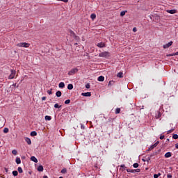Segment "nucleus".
Here are the masks:
<instances>
[{
  "label": "nucleus",
  "mask_w": 178,
  "mask_h": 178,
  "mask_svg": "<svg viewBox=\"0 0 178 178\" xmlns=\"http://www.w3.org/2000/svg\"><path fill=\"white\" fill-rule=\"evenodd\" d=\"M10 72H11V74L9 75L8 79L10 80H12V79H15V76H16V70H11Z\"/></svg>",
  "instance_id": "obj_3"
},
{
  "label": "nucleus",
  "mask_w": 178,
  "mask_h": 178,
  "mask_svg": "<svg viewBox=\"0 0 178 178\" xmlns=\"http://www.w3.org/2000/svg\"><path fill=\"white\" fill-rule=\"evenodd\" d=\"M175 148H177V149H178V143L175 144Z\"/></svg>",
  "instance_id": "obj_50"
},
{
  "label": "nucleus",
  "mask_w": 178,
  "mask_h": 178,
  "mask_svg": "<svg viewBox=\"0 0 178 178\" xmlns=\"http://www.w3.org/2000/svg\"><path fill=\"white\" fill-rule=\"evenodd\" d=\"M155 147L154 146V145H152V146H150L148 149V151H151L152 149H154Z\"/></svg>",
  "instance_id": "obj_35"
},
{
  "label": "nucleus",
  "mask_w": 178,
  "mask_h": 178,
  "mask_svg": "<svg viewBox=\"0 0 178 178\" xmlns=\"http://www.w3.org/2000/svg\"><path fill=\"white\" fill-rule=\"evenodd\" d=\"M159 144V141H157V142H156L154 145H153V146H154V148H155V147H156V145H158Z\"/></svg>",
  "instance_id": "obj_40"
},
{
  "label": "nucleus",
  "mask_w": 178,
  "mask_h": 178,
  "mask_svg": "<svg viewBox=\"0 0 178 178\" xmlns=\"http://www.w3.org/2000/svg\"><path fill=\"white\" fill-rule=\"evenodd\" d=\"M65 104H70V99H67L65 101Z\"/></svg>",
  "instance_id": "obj_36"
},
{
  "label": "nucleus",
  "mask_w": 178,
  "mask_h": 178,
  "mask_svg": "<svg viewBox=\"0 0 178 178\" xmlns=\"http://www.w3.org/2000/svg\"><path fill=\"white\" fill-rule=\"evenodd\" d=\"M170 156H172V153L171 152H167L165 154V158H170Z\"/></svg>",
  "instance_id": "obj_16"
},
{
  "label": "nucleus",
  "mask_w": 178,
  "mask_h": 178,
  "mask_svg": "<svg viewBox=\"0 0 178 178\" xmlns=\"http://www.w3.org/2000/svg\"><path fill=\"white\" fill-rule=\"evenodd\" d=\"M43 178H48V176L44 175V176L43 177Z\"/></svg>",
  "instance_id": "obj_51"
},
{
  "label": "nucleus",
  "mask_w": 178,
  "mask_h": 178,
  "mask_svg": "<svg viewBox=\"0 0 178 178\" xmlns=\"http://www.w3.org/2000/svg\"><path fill=\"white\" fill-rule=\"evenodd\" d=\"M15 162L17 165H20V163H22V160H20V157H16Z\"/></svg>",
  "instance_id": "obj_9"
},
{
  "label": "nucleus",
  "mask_w": 178,
  "mask_h": 178,
  "mask_svg": "<svg viewBox=\"0 0 178 178\" xmlns=\"http://www.w3.org/2000/svg\"><path fill=\"white\" fill-rule=\"evenodd\" d=\"M161 176V172H159L158 174H154V178H158Z\"/></svg>",
  "instance_id": "obj_25"
},
{
  "label": "nucleus",
  "mask_w": 178,
  "mask_h": 178,
  "mask_svg": "<svg viewBox=\"0 0 178 178\" xmlns=\"http://www.w3.org/2000/svg\"><path fill=\"white\" fill-rule=\"evenodd\" d=\"M66 172H67V170H66V168H63V169L61 170V172H62V173H66Z\"/></svg>",
  "instance_id": "obj_37"
},
{
  "label": "nucleus",
  "mask_w": 178,
  "mask_h": 178,
  "mask_svg": "<svg viewBox=\"0 0 178 178\" xmlns=\"http://www.w3.org/2000/svg\"><path fill=\"white\" fill-rule=\"evenodd\" d=\"M69 33L71 37H73V38H74L75 40H77V36H76V33H74L73 31H70Z\"/></svg>",
  "instance_id": "obj_6"
},
{
  "label": "nucleus",
  "mask_w": 178,
  "mask_h": 178,
  "mask_svg": "<svg viewBox=\"0 0 178 178\" xmlns=\"http://www.w3.org/2000/svg\"><path fill=\"white\" fill-rule=\"evenodd\" d=\"M3 133L6 134V133H9V129L8 128H4L3 129Z\"/></svg>",
  "instance_id": "obj_29"
},
{
  "label": "nucleus",
  "mask_w": 178,
  "mask_h": 178,
  "mask_svg": "<svg viewBox=\"0 0 178 178\" xmlns=\"http://www.w3.org/2000/svg\"><path fill=\"white\" fill-rule=\"evenodd\" d=\"M175 56H176V55H178V51L176 52V53H175Z\"/></svg>",
  "instance_id": "obj_53"
},
{
  "label": "nucleus",
  "mask_w": 178,
  "mask_h": 178,
  "mask_svg": "<svg viewBox=\"0 0 178 178\" xmlns=\"http://www.w3.org/2000/svg\"><path fill=\"white\" fill-rule=\"evenodd\" d=\"M133 166H134V168H138V163H134Z\"/></svg>",
  "instance_id": "obj_38"
},
{
  "label": "nucleus",
  "mask_w": 178,
  "mask_h": 178,
  "mask_svg": "<svg viewBox=\"0 0 178 178\" xmlns=\"http://www.w3.org/2000/svg\"><path fill=\"white\" fill-rule=\"evenodd\" d=\"M13 86L14 87H16V83H13Z\"/></svg>",
  "instance_id": "obj_52"
},
{
  "label": "nucleus",
  "mask_w": 178,
  "mask_h": 178,
  "mask_svg": "<svg viewBox=\"0 0 178 178\" xmlns=\"http://www.w3.org/2000/svg\"><path fill=\"white\" fill-rule=\"evenodd\" d=\"M97 47H98L99 48H104V47H105V43H104V42H99V43L97 44Z\"/></svg>",
  "instance_id": "obj_12"
},
{
  "label": "nucleus",
  "mask_w": 178,
  "mask_h": 178,
  "mask_svg": "<svg viewBox=\"0 0 178 178\" xmlns=\"http://www.w3.org/2000/svg\"><path fill=\"white\" fill-rule=\"evenodd\" d=\"M166 12L168 13H170V15H175L176 13V10H167Z\"/></svg>",
  "instance_id": "obj_8"
},
{
  "label": "nucleus",
  "mask_w": 178,
  "mask_h": 178,
  "mask_svg": "<svg viewBox=\"0 0 178 178\" xmlns=\"http://www.w3.org/2000/svg\"><path fill=\"white\" fill-rule=\"evenodd\" d=\"M121 168H122V170L126 169V166H124V165H121Z\"/></svg>",
  "instance_id": "obj_44"
},
{
  "label": "nucleus",
  "mask_w": 178,
  "mask_h": 178,
  "mask_svg": "<svg viewBox=\"0 0 178 178\" xmlns=\"http://www.w3.org/2000/svg\"><path fill=\"white\" fill-rule=\"evenodd\" d=\"M118 113H120V108H118L115 109V114L118 115Z\"/></svg>",
  "instance_id": "obj_28"
},
{
  "label": "nucleus",
  "mask_w": 178,
  "mask_h": 178,
  "mask_svg": "<svg viewBox=\"0 0 178 178\" xmlns=\"http://www.w3.org/2000/svg\"><path fill=\"white\" fill-rule=\"evenodd\" d=\"M111 54L108 51H104L99 54V58H109Z\"/></svg>",
  "instance_id": "obj_1"
},
{
  "label": "nucleus",
  "mask_w": 178,
  "mask_h": 178,
  "mask_svg": "<svg viewBox=\"0 0 178 178\" xmlns=\"http://www.w3.org/2000/svg\"><path fill=\"white\" fill-rule=\"evenodd\" d=\"M31 161H32L33 162H35V163H37L38 162V160L34 156L31 157Z\"/></svg>",
  "instance_id": "obj_10"
},
{
  "label": "nucleus",
  "mask_w": 178,
  "mask_h": 178,
  "mask_svg": "<svg viewBox=\"0 0 178 178\" xmlns=\"http://www.w3.org/2000/svg\"><path fill=\"white\" fill-rule=\"evenodd\" d=\"M90 83H87L86 85V88H90Z\"/></svg>",
  "instance_id": "obj_42"
},
{
  "label": "nucleus",
  "mask_w": 178,
  "mask_h": 178,
  "mask_svg": "<svg viewBox=\"0 0 178 178\" xmlns=\"http://www.w3.org/2000/svg\"><path fill=\"white\" fill-rule=\"evenodd\" d=\"M148 160H149V161H151V158L149 157V158H148Z\"/></svg>",
  "instance_id": "obj_55"
},
{
  "label": "nucleus",
  "mask_w": 178,
  "mask_h": 178,
  "mask_svg": "<svg viewBox=\"0 0 178 178\" xmlns=\"http://www.w3.org/2000/svg\"><path fill=\"white\" fill-rule=\"evenodd\" d=\"M81 95L83 97H90L91 95V92H82Z\"/></svg>",
  "instance_id": "obj_7"
},
{
  "label": "nucleus",
  "mask_w": 178,
  "mask_h": 178,
  "mask_svg": "<svg viewBox=\"0 0 178 178\" xmlns=\"http://www.w3.org/2000/svg\"><path fill=\"white\" fill-rule=\"evenodd\" d=\"M135 171H136V173H138V172H140V169H136V170H135Z\"/></svg>",
  "instance_id": "obj_48"
},
{
  "label": "nucleus",
  "mask_w": 178,
  "mask_h": 178,
  "mask_svg": "<svg viewBox=\"0 0 178 178\" xmlns=\"http://www.w3.org/2000/svg\"><path fill=\"white\" fill-rule=\"evenodd\" d=\"M127 10L122 11V12L120 13V16H122V17L124 16V15H126V13H127Z\"/></svg>",
  "instance_id": "obj_26"
},
{
  "label": "nucleus",
  "mask_w": 178,
  "mask_h": 178,
  "mask_svg": "<svg viewBox=\"0 0 178 178\" xmlns=\"http://www.w3.org/2000/svg\"><path fill=\"white\" fill-rule=\"evenodd\" d=\"M170 131H171L170 130V131H168V132H169V133H170Z\"/></svg>",
  "instance_id": "obj_57"
},
{
  "label": "nucleus",
  "mask_w": 178,
  "mask_h": 178,
  "mask_svg": "<svg viewBox=\"0 0 178 178\" xmlns=\"http://www.w3.org/2000/svg\"><path fill=\"white\" fill-rule=\"evenodd\" d=\"M133 31H134V33H136V31H137V29L136 28H134L133 29Z\"/></svg>",
  "instance_id": "obj_49"
},
{
  "label": "nucleus",
  "mask_w": 178,
  "mask_h": 178,
  "mask_svg": "<svg viewBox=\"0 0 178 178\" xmlns=\"http://www.w3.org/2000/svg\"><path fill=\"white\" fill-rule=\"evenodd\" d=\"M45 99H47V97H42V101H45Z\"/></svg>",
  "instance_id": "obj_47"
},
{
  "label": "nucleus",
  "mask_w": 178,
  "mask_h": 178,
  "mask_svg": "<svg viewBox=\"0 0 178 178\" xmlns=\"http://www.w3.org/2000/svg\"><path fill=\"white\" fill-rule=\"evenodd\" d=\"M12 154L13 155H17V151L16 149H14V150L12 151Z\"/></svg>",
  "instance_id": "obj_33"
},
{
  "label": "nucleus",
  "mask_w": 178,
  "mask_h": 178,
  "mask_svg": "<svg viewBox=\"0 0 178 178\" xmlns=\"http://www.w3.org/2000/svg\"><path fill=\"white\" fill-rule=\"evenodd\" d=\"M172 138H174V140H177V138H178V135H177V134H174V135L172 136Z\"/></svg>",
  "instance_id": "obj_32"
},
{
  "label": "nucleus",
  "mask_w": 178,
  "mask_h": 178,
  "mask_svg": "<svg viewBox=\"0 0 178 178\" xmlns=\"http://www.w3.org/2000/svg\"><path fill=\"white\" fill-rule=\"evenodd\" d=\"M168 56H176V54H168Z\"/></svg>",
  "instance_id": "obj_45"
},
{
  "label": "nucleus",
  "mask_w": 178,
  "mask_h": 178,
  "mask_svg": "<svg viewBox=\"0 0 178 178\" xmlns=\"http://www.w3.org/2000/svg\"><path fill=\"white\" fill-rule=\"evenodd\" d=\"M25 141L29 145H31V139L29 138H25Z\"/></svg>",
  "instance_id": "obj_11"
},
{
  "label": "nucleus",
  "mask_w": 178,
  "mask_h": 178,
  "mask_svg": "<svg viewBox=\"0 0 178 178\" xmlns=\"http://www.w3.org/2000/svg\"><path fill=\"white\" fill-rule=\"evenodd\" d=\"M111 85V81L108 82V86Z\"/></svg>",
  "instance_id": "obj_56"
},
{
  "label": "nucleus",
  "mask_w": 178,
  "mask_h": 178,
  "mask_svg": "<svg viewBox=\"0 0 178 178\" xmlns=\"http://www.w3.org/2000/svg\"><path fill=\"white\" fill-rule=\"evenodd\" d=\"M47 94H49V95H52V89L47 90Z\"/></svg>",
  "instance_id": "obj_34"
},
{
  "label": "nucleus",
  "mask_w": 178,
  "mask_h": 178,
  "mask_svg": "<svg viewBox=\"0 0 178 178\" xmlns=\"http://www.w3.org/2000/svg\"><path fill=\"white\" fill-rule=\"evenodd\" d=\"M97 17V15L93 13V14H91L90 15V19H92V20H95V19Z\"/></svg>",
  "instance_id": "obj_21"
},
{
  "label": "nucleus",
  "mask_w": 178,
  "mask_h": 178,
  "mask_svg": "<svg viewBox=\"0 0 178 178\" xmlns=\"http://www.w3.org/2000/svg\"><path fill=\"white\" fill-rule=\"evenodd\" d=\"M167 177H168V178H172V175L168 174V175H167Z\"/></svg>",
  "instance_id": "obj_46"
},
{
  "label": "nucleus",
  "mask_w": 178,
  "mask_h": 178,
  "mask_svg": "<svg viewBox=\"0 0 178 178\" xmlns=\"http://www.w3.org/2000/svg\"><path fill=\"white\" fill-rule=\"evenodd\" d=\"M81 129H82V130H84L85 129L84 124H81Z\"/></svg>",
  "instance_id": "obj_43"
},
{
  "label": "nucleus",
  "mask_w": 178,
  "mask_h": 178,
  "mask_svg": "<svg viewBox=\"0 0 178 178\" xmlns=\"http://www.w3.org/2000/svg\"><path fill=\"white\" fill-rule=\"evenodd\" d=\"M31 137H35V136H37V132L35 131H31Z\"/></svg>",
  "instance_id": "obj_19"
},
{
  "label": "nucleus",
  "mask_w": 178,
  "mask_h": 178,
  "mask_svg": "<svg viewBox=\"0 0 178 178\" xmlns=\"http://www.w3.org/2000/svg\"><path fill=\"white\" fill-rule=\"evenodd\" d=\"M127 172H128V173H136V170L127 169Z\"/></svg>",
  "instance_id": "obj_20"
},
{
  "label": "nucleus",
  "mask_w": 178,
  "mask_h": 178,
  "mask_svg": "<svg viewBox=\"0 0 178 178\" xmlns=\"http://www.w3.org/2000/svg\"><path fill=\"white\" fill-rule=\"evenodd\" d=\"M38 172H44V167L42 165H39L38 167Z\"/></svg>",
  "instance_id": "obj_13"
},
{
  "label": "nucleus",
  "mask_w": 178,
  "mask_h": 178,
  "mask_svg": "<svg viewBox=\"0 0 178 178\" xmlns=\"http://www.w3.org/2000/svg\"><path fill=\"white\" fill-rule=\"evenodd\" d=\"M75 45H77V43H75Z\"/></svg>",
  "instance_id": "obj_58"
},
{
  "label": "nucleus",
  "mask_w": 178,
  "mask_h": 178,
  "mask_svg": "<svg viewBox=\"0 0 178 178\" xmlns=\"http://www.w3.org/2000/svg\"><path fill=\"white\" fill-rule=\"evenodd\" d=\"M6 172H8V168H5Z\"/></svg>",
  "instance_id": "obj_54"
},
{
  "label": "nucleus",
  "mask_w": 178,
  "mask_h": 178,
  "mask_svg": "<svg viewBox=\"0 0 178 178\" xmlns=\"http://www.w3.org/2000/svg\"><path fill=\"white\" fill-rule=\"evenodd\" d=\"M163 138H165V136L164 135H161L160 136V140H163Z\"/></svg>",
  "instance_id": "obj_41"
},
{
  "label": "nucleus",
  "mask_w": 178,
  "mask_h": 178,
  "mask_svg": "<svg viewBox=\"0 0 178 178\" xmlns=\"http://www.w3.org/2000/svg\"><path fill=\"white\" fill-rule=\"evenodd\" d=\"M117 76L118 77H120V78L123 77V72H119Z\"/></svg>",
  "instance_id": "obj_27"
},
{
  "label": "nucleus",
  "mask_w": 178,
  "mask_h": 178,
  "mask_svg": "<svg viewBox=\"0 0 178 178\" xmlns=\"http://www.w3.org/2000/svg\"><path fill=\"white\" fill-rule=\"evenodd\" d=\"M78 72H79V69H77V68L72 69V70L68 72V75H69V76H73V74H76V73H77Z\"/></svg>",
  "instance_id": "obj_4"
},
{
  "label": "nucleus",
  "mask_w": 178,
  "mask_h": 178,
  "mask_svg": "<svg viewBox=\"0 0 178 178\" xmlns=\"http://www.w3.org/2000/svg\"><path fill=\"white\" fill-rule=\"evenodd\" d=\"M44 119H45V120H51V119H52V118L49 115H46L44 117Z\"/></svg>",
  "instance_id": "obj_23"
},
{
  "label": "nucleus",
  "mask_w": 178,
  "mask_h": 178,
  "mask_svg": "<svg viewBox=\"0 0 178 178\" xmlns=\"http://www.w3.org/2000/svg\"><path fill=\"white\" fill-rule=\"evenodd\" d=\"M17 170L19 173H23V169L22 168V167H18Z\"/></svg>",
  "instance_id": "obj_24"
},
{
  "label": "nucleus",
  "mask_w": 178,
  "mask_h": 178,
  "mask_svg": "<svg viewBox=\"0 0 178 178\" xmlns=\"http://www.w3.org/2000/svg\"><path fill=\"white\" fill-rule=\"evenodd\" d=\"M172 44H173V42L172 41H170V42L165 44L163 45V48L164 49H166L168 48H169V47H172Z\"/></svg>",
  "instance_id": "obj_5"
},
{
  "label": "nucleus",
  "mask_w": 178,
  "mask_h": 178,
  "mask_svg": "<svg viewBox=\"0 0 178 178\" xmlns=\"http://www.w3.org/2000/svg\"><path fill=\"white\" fill-rule=\"evenodd\" d=\"M54 108H62V106H59V104H54Z\"/></svg>",
  "instance_id": "obj_31"
},
{
  "label": "nucleus",
  "mask_w": 178,
  "mask_h": 178,
  "mask_svg": "<svg viewBox=\"0 0 178 178\" xmlns=\"http://www.w3.org/2000/svg\"><path fill=\"white\" fill-rule=\"evenodd\" d=\"M17 47H23V48H29L30 47V44L27 42H21L17 44Z\"/></svg>",
  "instance_id": "obj_2"
},
{
  "label": "nucleus",
  "mask_w": 178,
  "mask_h": 178,
  "mask_svg": "<svg viewBox=\"0 0 178 178\" xmlns=\"http://www.w3.org/2000/svg\"><path fill=\"white\" fill-rule=\"evenodd\" d=\"M162 115L161 114V112L157 111V113L156 114V119H159Z\"/></svg>",
  "instance_id": "obj_17"
},
{
  "label": "nucleus",
  "mask_w": 178,
  "mask_h": 178,
  "mask_svg": "<svg viewBox=\"0 0 178 178\" xmlns=\"http://www.w3.org/2000/svg\"><path fill=\"white\" fill-rule=\"evenodd\" d=\"M57 1H61V2H65V3L69 2V0H57Z\"/></svg>",
  "instance_id": "obj_39"
},
{
  "label": "nucleus",
  "mask_w": 178,
  "mask_h": 178,
  "mask_svg": "<svg viewBox=\"0 0 178 178\" xmlns=\"http://www.w3.org/2000/svg\"><path fill=\"white\" fill-rule=\"evenodd\" d=\"M56 97H62V92H60V90L57 91L56 92Z\"/></svg>",
  "instance_id": "obj_18"
},
{
  "label": "nucleus",
  "mask_w": 178,
  "mask_h": 178,
  "mask_svg": "<svg viewBox=\"0 0 178 178\" xmlns=\"http://www.w3.org/2000/svg\"><path fill=\"white\" fill-rule=\"evenodd\" d=\"M67 89L68 90H73V84H71V83L68 84Z\"/></svg>",
  "instance_id": "obj_22"
},
{
  "label": "nucleus",
  "mask_w": 178,
  "mask_h": 178,
  "mask_svg": "<svg viewBox=\"0 0 178 178\" xmlns=\"http://www.w3.org/2000/svg\"><path fill=\"white\" fill-rule=\"evenodd\" d=\"M58 87H59V88H65V83L60 82V83L58 84Z\"/></svg>",
  "instance_id": "obj_15"
},
{
  "label": "nucleus",
  "mask_w": 178,
  "mask_h": 178,
  "mask_svg": "<svg viewBox=\"0 0 178 178\" xmlns=\"http://www.w3.org/2000/svg\"><path fill=\"white\" fill-rule=\"evenodd\" d=\"M98 81H104V80H105V77H104V76H99L97 78Z\"/></svg>",
  "instance_id": "obj_14"
},
{
  "label": "nucleus",
  "mask_w": 178,
  "mask_h": 178,
  "mask_svg": "<svg viewBox=\"0 0 178 178\" xmlns=\"http://www.w3.org/2000/svg\"><path fill=\"white\" fill-rule=\"evenodd\" d=\"M13 176H17V175H19V172H17V170L13 171Z\"/></svg>",
  "instance_id": "obj_30"
},
{
  "label": "nucleus",
  "mask_w": 178,
  "mask_h": 178,
  "mask_svg": "<svg viewBox=\"0 0 178 178\" xmlns=\"http://www.w3.org/2000/svg\"><path fill=\"white\" fill-rule=\"evenodd\" d=\"M167 141H169V139H167Z\"/></svg>",
  "instance_id": "obj_59"
}]
</instances>
